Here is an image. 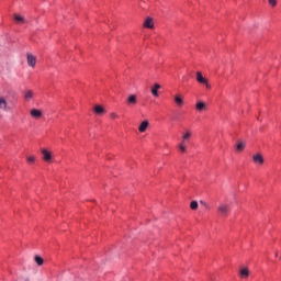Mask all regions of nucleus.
I'll return each instance as SVG.
<instances>
[{"mask_svg":"<svg viewBox=\"0 0 281 281\" xmlns=\"http://www.w3.org/2000/svg\"><path fill=\"white\" fill-rule=\"evenodd\" d=\"M217 212L221 214V216H229V212H232V204L221 203L217 207Z\"/></svg>","mask_w":281,"mask_h":281,"instance_id":"obj_1","label":"nucleus"},{"mask_svg":"<svg viewBox=\"0 0 281 281\" xmlns=\"http://www.w3.org/2000/svg\"><path fill=\"white\" fill-rule=\"evenodd\" d=\"M196 81L200 85H205L206 89H210V82L207 81V79H205V77H203V74H201V71L196 72Z\"/></svg>","mask_w":281,"mask_h":281,"instance_id":"obj_2","label":"nucleus"},{"mask_svg":"<svg viewBox=\"0 0 281 281\" xmlns=\"http://www.w3.org/2000/svg\"><path fill=\"white\" fill-rule=\"evenodd\" d=\"M26 61L29 67H36V56L32 55V53L26 54Z\"/></svg>","mask_w":281,"mask_h":281,"instance_id":"obj_3","label":"nucleus"},{"mask_svg":"<svg viewBox=\"0 0 281 281\" xmlns=\"http://www.w3.org/2000/svg\"><path fill=\"white\" fill-rule=\"evenodd\" d=\"M254 164H258V166H262L265 164V158L262 157V154H256L252 156Z\"/></svg>","mask_w":281,"mask_h":281,"instance_id":"obj_4","label":"nucleus"},{"mask_svg":"<svg viewBox=\"0 0 281 281\" xmlns=\"http://www.w3.org/2000/svg\"><path fill=\"white\" fill-rule=\"evenodd\" d=\"M143 27H146L147 30H154L155 23L153 22V18H146L145 22L143 23Z\"/></svg>","mask_w":281,"mask_h":281,"instance_id":"obj_5","label":"nucleus"},{"mask_svg":"<svg viewBox=\"0 0 281 281\" xmlns=\"http://www.w3.org/2000/svg\"><path fill=\"white\" fill-rule=\"evenodd\" d=\"M31 116L34 117L35 120H40V117H43V112L38 109H32Z\"/></svg>","mask_w":281,"mask_h":281,"instance_id":"obj_6","label":"nucleus"},{"mask_svg":"<svg viewBox=\"0 0 281 281\" xmlns=\"http://www.w3.org/2000/svg\"><path fill=\"white\" fill-rule=\"evenodd\" d=\"M160 89H161V86L159 83H155L154 87L151 88V95H154V98H159Z\"/></svg>","mask_w":281,"mask_h":281,"instance_id":"obj_7","label":"nucleus"},{"mask_svg":"<svg viewBox=\"0 0 281 281\" xmlns=\"http://www.w3.org/2000/svg\"><path fill=\"white\" fill-rule=\"evenodd\" d=\"M92 111L95 115H104V113H106V110L103 106H94Z\"/></svg>","mask_w":281,"mask_h":281,"instance_id":"obj_8","label":"nucleus"},{"mask_svg":"<svg viewBox=\"0 0 281 281\" xmlns=\"http://www.w3.org/2000/svg\"><path fill=\"white\" fill-rule=\"evenodd\" d=\"M43 159L45 161H52V153L47 149H42Z\"/></svg>","mask_w":281,"mask_h":281,"instance_id":"obj_9","label":"nucleus"},{"mask_svg":"<svg viewBox=\"0 0 281 281\" xmlns=\"http://www.w3.org/2000/svg\"><path fill=\"white\" fill-rule=\"evenodd\" d=\"M246 146H247V143H245V140L238 142L236 145L237 153H243Z\"/></svg>","mask_w":281,"mask_h":281,"instance_id":"obj_10","label":"nucleus"},{"mask_svg":"<svg viewBox=\"0 0 281 281\" xmlns=\"http://www.w3.org/2000/svg\"><path fill=\"white\" fill-rule=\"evenodd\" d=\"M240 278H249V268L245 267L239 270Z\"/></svg>","mask_w":281,"mask_h":281,"instance_id":"obj_11","label":"nucleus"},{"mask_svg":"<svg viewBox=\"0 0 281 281\" xmlns=\"http://www.w3.org/2000/svg\"><path fill=\"white\" fill-rule=\"evenodd\" d=\"M127 104H132V105L137 104V95H135V94L130 95L127 98Z\"/></svg>","mask_w":281,"mask_h":281,"instance_id":"obj_12","label":"nucleus"},{"mask_svg":"<svg viewBox=\"0 0 281 281\" xmlns=\"http://www.w3.org/2000/svg\"><path fill=\"white\" fill-rule=\"evenodd\" d=\"M146 128H148V121H144L143 123H140L138 131L139 133H146Z\"/></svg>","mask_w":281,"mask_h":281,"instance_id":"obj_13","label":"nucleus"},{"mask_svg":"<svg viewBox=\"0 0 281 281\" xmlns=\"http://www.w3.org/2000/svg\"><path fill=\"white\" fill-rule=\"evenodd\" d=\"M32 98H34V91L27 90V91L24 93V100H26V102H29V100H32Z\"/></svg>","mask_w":281,"mask_h":281,"instance_id":"obj_14","label":"nucleus"},{"mask_svg":"<svg viewBox=\"0 0 281 281\" xmlns=\"http://www.w3.org/2000/svg\"><path fill=\"white\" fill-rule=\"evenodd\" d=\"M190 137H192V133L190 132V131H187L184 134H183V136H182V140H181V143H187L188 142V139H190Z\"/></svg>","mask_w":281,"mask_h":281,"instance_id":"obj_15","label":"nucleus"},{"mask_svg":"<svg viewBox=\"0 0 281 281\" xmlns=\"http://www.w3.org/2000/svg\"><path fill=\"white\" fill-rule=\"evenodd\" d=\"M34 260L38 267H43V263L45 262V260H43V258L38 255L34 257Z\"/></svg>","mask_w":281,"mask_h":281,"instance_id":"obj_16","label":"nucleus"},{"mask_svg":"<svg viewBox=\"0 0 281 281\" xmlns=\"http://www.w3.org/2000/svg\"><path fill=\"white\" fill-rule=\"evenodd\" d=\"M175 102H176V104H178L179 106H181V104H186V102H183V97H181V95H176V97H175Z\"/></svg>","mask_w":281,"mask_h":281,"instance_id":"obj_17","label":"nucleus"},{"mask_svg":"<svg viewBox=\"0 0 281 281\" xmlns=\"http://www.w3.org/2000/svg\"><path fill=\"white\" fill-rule=\"evenodd\" d=\"M14 19L16 23H25V18H23L22 15L15 14Z\"/></svg>","mask_w":281,"mask_h":281,"instance_id":"obj_18","label":"nucleus"},{"mask_svg":"<svg viewBox=\"0 0 281 281\" xmlns=\"http://www.w3.org/2000/svg\"><path fill=\"white\" fill-rule=\"evenodd\" d=\"M190 207H191V210H199V202L192 201V202L190 203Z\"/></svg>","mask_w":281,"mask_h":281,"instance_id":"obj_19","label":"nucleus"},{"mask_svg":"<svg viewBox=\"0 0 281 281\" xmlns=\"http://www.w3.org/2000/svg\"><path fill=\"white\" fill-rule=\"evenodd\" d=\"M26 161H27V164H34V161H36V157H34V156H29V157L26 158Z\"/></svg>","mask_w":281,"mask_h":281,"instance_id":"obj_20","label":"nucleus"},{"mask_svg":"<svg viewBox=\"0 0 281 281\" xmlns=\"http://www.w3.org/2000/svg\"><path fill=\"white\" fill-rule=\"evenodd\" d=\"M179 149L181 150V153H186V143H180Z\"/></svg>","mask_w":281,"mask_h":281,"instance_id":"obj_21","label":"nucleus"},{"mask_svg":"<svg viewBox=\"0 0 281 281\" xmlns=\"http://www.w3.org/2000/svg\"><path fill=\"white\" fill-rule=\"evenodd\" d=\"M269 4L272 5V8H276L278 5V0H268Z\"/></svg>","mask_w":281,"mask_h":281,"instance_id":"obj_22","label":"nucleus"},{"mask_svg":"<svg viewBox=\"0 0 281 281\" xmlns=\"http://www.w3.org/2000/svg\"><path fill=\"white\" fill-rule=\"evenodd\" d=\"M195 106H207V103H205L203 101H198Z\"/></svg>","mask_w":281,"mask_h":281,"instance_id":"obj_23","label":"nucleus"},{"mask_svg":"<svg viewBox=\"0 0 281 281\" xmlns=\"http://www.w3.org/2000/svg\"><path fill=\"white\" fill-rule=\"evenodd\" d=\"M7 104L5 99L0 98V106H5Z\"/></svg>","mask_w":281,"mask_h":281,"instance_id":"obj_24","label":"nucleus"},{"mask_svg":"<svg viewBox=\"0 0 281 281\" xmlns=\"http://www.w3.org/2000/svg\"><path fill=\"white\" fill-rule=\"evenodd\" d=\"M201 205H203L204 207H207V203H205L204 201H200Z\"/></svg>","mask_w":281,"mask_h":281,"instance_id":"obj_25","label":"nucleus"},{"mask_svg":"<svg viewBox=\"0 0 281 281\" xmlns=\"http://www.w3.org/2000/svg\"><path fill=\"white\" fill-rule=\"evenodd\" d=\"M199 111H203L204 106H198Z\"/></svg>","mask_w":281,"mask_h":281,"instance_id":"obj_26","label":"nucleus"},{"mask_svg":"<svg viewBox=\"0 0 281 281\" xmlns=\"http://www.w3.org/2000/svg\"><path fill=\"white\" fill-rule=\"evenodd\" d=\"M111 117H117V115L115 113H112Z\"/></svg>","mask_w":281,"mask_h":281,"instance_id":"obj_27","label":"nucleus"},{"mask_svg":"<svg viewBox=\"0 0 281 281\" xmlns=\"http://www.w3.org/2000/svg\"><path fill=\"white\" fill-rule=\"evenodd\" d=\"M276 257L278 258V252H276Z\"/></svg>","mask_w":281,"mask_h":281,"instance_id":"obj_28","label":"nucleus"},{"mask_svg":"<svg viewBox=\"0 0 281 281\" xmlns=\"http://www.w3.org/2000/svg\"><path fill=\"white\" fill-rule=\"evenodd\" d=\"M95 106H100V104H95Z\"/></svg>","mask_w":281,"mask_h":281,"instance_id":"obj_29","label":"nucleus"}]
</instances>
